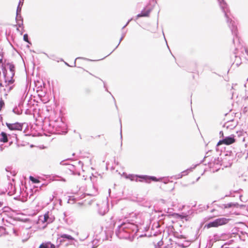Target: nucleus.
Masks as SVG:
<instances>
[{
	"label": "nucleus",
	"instance_id": "nucleus-1",
	"mask_svg": "<svg viewBox=\"0 0 248 248\" xmlns=\"http://www.w3.org/2000/svg\"><path fill=\"white\" fill-rule=\"evenodd\" d=\"M228 219L226 218H217L213 222H211L205 225L207 228L211 227H217L219 226L226 224L228 223Z\"/></svg>",
	"mask_w": 248,
	"mask_h": 248
},
{
	"label": "nucleus",
	"instance_id": "nucleus-2",
	"mask_svg": "<svg viewBox=\"0 0 248 248\" xmlns=\"http://www.w3.org/2000/svg\"><path fill=\"white\" fill-rule=\"evenodd\" d=\"M7 66H8V68L11 72V77L9 78L8 77H6V81L8 82V85H10L13 84L15 80L13 78L15 74V66L12 63L8 62L6 64Z\"/></svg>",
	"mask_w": 248,
	"mask_h": 248
},
{
	"label": "nucleus",
	"instance_id": "nucleus-3",
	"mask_svg": "<svg viewBox=\"0 0 248 248\" xmlns=\"http://www.w3.org/2000/svg\"><path fill=\"white\" fill-rule=\"evenodd\" d=\"M48 214L49 212H47L43 216H40L39 217L38 220V223L42 222V223L45 224V225L43 227L44 228L46 226L47 224L52 222L53 221L52 219L49 217Z\"/></svg>",
	"mask_w": 248,
	"mask_h": 248
},
{
	"label": "nucleus",
	"instance_id": "nucleus-4",
	"mask_svg": "<svg viewBox=\"0 0 248 248\" xmlns=\"http://www.w3.org/2000/svg\"><path fill=\"white\" fill-rule=\"evenodd\" d=\"M6 125L10 130L21 131L23 128V124L19 123L13 124L6 123Z\"/></svg>",
	"mask_w": 248,
	"mask_h": 248
},
{
	"label": "nucleus",
	"instance_id": "nucleus-5",
	"mask_svg": "<svg viewBox=\"0 0 248 248\" xmlns=\"http://www.w3.org/2000/svg\"><path fill=\"white\" fill-rule=\"evenodd\" d=\"M235 141H236V140L234 138L228 137L222 140H219L217 142V146H219L223 144L227 145H231V144L234 143L235 142Z\"/></svg>",
	"mask_w": 248,
	"mask_h": 248
},
{
	"label": "nucleus",
	"instance_id": "nucleus-6",
	"mask_svg": "<svg viewBox=\"0 0 248 248\" xmlns=\"http://www.w3.org/2000/svg\"><path fill=\"white\" fill-rule=\"evenodd\" d=\"M39 248H55V246L50 242H46L42 243Z\"/></svg>",
	"mask_w": 248,
	"mask_h": 248
},
{
	"label": "nucleus",
	"instance_id": "nucleus-7",
	"mask_svg": "<svg viewBox=\"0 0 248 248\" xmlns=\"http://www.w3.org/2000/svg\"><path fill=\"white\" fill-rule=\"evenodd\" d=\"M151 11V9H144L140 14H138L137 16L138 18L140 17H147L149 16L150 12Z\"/></svg>",
	"mask_w": 248,
	"mask_h": 248
},
{
	"label": "nucleus",
	"instance_id": "nucleus-8",
	"mask_svg": "<svg viewBox=\"0 0 248 248\" xmlns=\"http://www.w3.org/2000/svg\"><path fill=\"white\" fill-rule=\"evenodd\" d=\"M0 142L6 143L8 141L7 135L6 133H5L4 132H1V133L0 134Z\"/></svg>",
	"mask_w": 248,
	"mask_h": 248
},
{
	"label": "nucleus",
	"instance_id": "nucleus-9",
	"mask_svg": "<svg viewBox=\"0 0 248 248\" xmlns=\"http://www.w3.org/2000/svg\"><path fill=\"white\" fill-rule=\"evenodd\" d=\"M142 178H143L146 182H150L149 180H151L155 182H158L161 181L160 179H157L155 176H151L149 177L147 176H143Z\"/></svg>",
	"mask_w": 248,
	"mask_h": 248
},
{
	"label": "nucleus",
	"instance_id": "nucleus-10",
	"mask_svg": "<svg viewBox=\"0 0 248 248\" xmlns=\"http://www.w3.org/2000/svg\"><path fill=\"white\" fill-rule=\"evenodd\" d=\"M60 237L62 238H66L69 240H74V238L72 237L71 235L63 234L60 235Z\"/></svg>",
	"mask_w": 248,
	"mask_h": 248
},
{
	"label": "nucleus",
	"instance_id": "nucleus-11",
	"mask_svg": "<svg viewBox=\"0 0 248 248\" xmlns=\"http://www.w3.org/2000/svg\"><path fill=\"white\" fill-rule=\"evenodd\" d=\"M29 179L33 183H40V181L38 179L34 178L33 176H30Z\"/></svg>",
	"mask_w": 248,
	"mask_h": 248
},
{
	"label": "nucleus",
	"instance_id": "nucleus-12",
	"mask_svg": "<svg viewBox=\"0 0 248 248\" xmlns=\"http://www.w3.org/2000/svg\"><path fill=\"white\" fill-rule=\"evenodd\" d=\"M234 205H235L233 203H228V204H223L222 208H231Z\"/></svg>",
	"mask_w": 248,
	"mask_h": 248
},
{
	"label": "nucleus",
	"instance_id": "nucleus-13",
	"mask_svg": "<svg viewBox=\"0 0 248 248\" xmlns=\"http://www.w3.org/2000/svg\"><path fill=\"white\" fill-rule=\"evenodd\" d=\"M88 72L86 70H85L84 69H81L78 73L79 75L81 76H83L84 75L85 73H88Z\"/></svg>",
	"mask_w": 248,
	"mask_h": 248
},
{
	"label": "nucleus",
	"instance_id": "nucleus-14",
	"mask_svg": "<svg viewBox=\"0 0 248 248\" xmlns=\"http://www.w3.org/2000/svg\"><path fill=\"white\" fill-rule=\"evenodd\" d=\"M125 226L124 227V228H128V227H129L130 226H134V225L133 224L127 223L122 224V226Z\"/></svg>",
	"mask_w": 248,
	"mask_h": 248
},
{
	"label": "nucleus",
	"instance_id": "nucleus-15",
	"mask_svg": "<svg viewBox=\"0 0 248 248\" xmlns=\"http://www.w3.org/2000/svg\"><path fill=\"white\" fill-rule=\"evenodd\" d=\"M4 105V101L2 100H0V111L1 110L2 108Z\"/></svg>",
	"mask_w": 248,
	"mask_h": 248
},
{
	"label": "nucleus",
	"instance_id": "nucleus-16",
	"mask_svg": "<svg viewBox=\"0 0 248 248\" xmlns=\"http://www.w3.org/2000/svg\"><path fill=\"white\" fill-rule=\"evenodd\" d=\"M23 38H24V40L26 41V42H28V35L27 34H24V36H23Z\"/></svg>",
	"mask_w": 248,
	"mask_h": 248
},
{
	"label": "nucleus",
	"instance_id": "nucleus-17",
	"mask_svg": "<svg viewBox=\"0 0 248 248\" xmlns=\"http://www.w3.org/2000/svg\"><path fill=\"white\" fill-rule=\"evenodd\" d=\"M2 56L0 55V65L2 63Z\"/></svg>",
	"mask_w": 248,
	"mask_h": 248
},
{
	"label": "nucleus",
	"instance_id": "nucleus-18",
	"mask_svg": "<svg viewBox=\"0 0 248 248\" xmlns=\"http://www.w3.org/2000/svg\"><path fill=\"white\" fill-rule=\"evenodd\" d=\"M101 137H102L103 138H104V137H103V135H97L96 136H95V138H100Z\"/></svg>",
	"mask_w": 248,
	"mask_h": 248
},
{
	"label": "nucleus",
	"instance_id": "nucleus-19",
	"mask_svg": "<svg viewBox=\"0 0 248 248\" xmlns=\"http://www.w3.org/2000/svg\"><path fill=\"white\" fill-rule=\"evenodd\" d=\"M220 134L222 135V137H223V132L222 131L220 132Z\"/></svg>",
	"mask_w": 248,
	"mask_h": 248
}]
</instances>
